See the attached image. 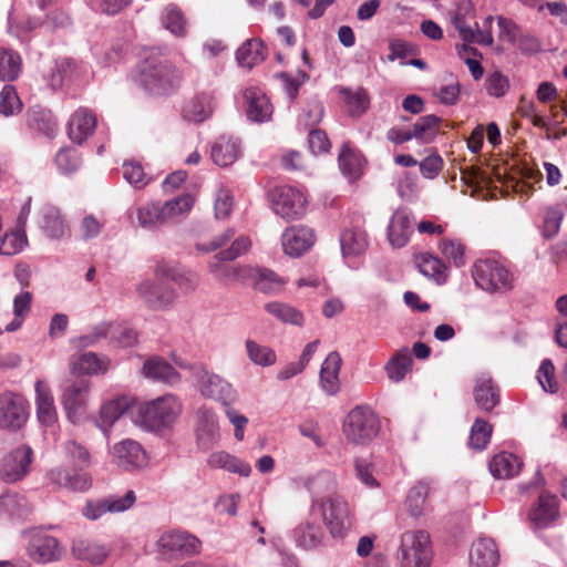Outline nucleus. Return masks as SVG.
<instances>
[{
    "label": "nucleus",
    "instance_id": "e433bc0d",
    "mask_svg": "<svg viewBox=\"0 0 567 567\" xmlns=\"http://www.w3.org/2000/svg\"><path fill=\"white\" fill-rule=\"evenodd\" d=\"M143 373L145 377L155 381L169 384H174L179 381V374L174 367L158 357H153L145 361L143 365Z\"/></svg>",
    "mask_w": 567,
    "mask_h": 567
},
{
    "label": "nucleus",
    "instance_id": "ddd939ff",
    "mask_svg": "<svg viewBox=\"0 0 567 567\" xmlns=\"http://www.w3.org/2000/svg\"><path fill=\"white\" fill-rule=\"evenodd\" d=\"M167 278L157 276V281H143L137 286L138 296L152 309H164L171 306L175 298V291L167 285Z\"/></svg>",
    "mask_w": 567,
    "mask_h": 567
},
{
    "label": "nucleus",
    "instance_id": "2eb2a0df",
    "mask_svg": "<svg viewBox=\"0 0 567 567\" xmlns=\"http://www.w3.org/2000/svg\"><path fill=\"white\" fill-rule=\"evenodd\" d=\"M136 501L135 493L127 491L124 496L111 495L101 501H89L83 508V515L89 519H97L106 513L124 512Z\"/></svg>",
    "mask_w": 567,
    "mask_h": 567
},
{
    "label": "nucleus",
    "instance_id": "69168bd1",
    "mask_svg": "<svg viewBox=\"0 0 567 567\" xmlns=\"http://www.w3.org/2000/svg\"><path fill=\"white\" fill-rule=\"evenodd\" d=\"M55 164L63 174H72L81 166V157L72 147L61 148L55 155Z\"/></svg>",
    "mask_w": 567,
    "mask_h": 567
},
{
    "label": "nucleus",
    "instance_id": "20e7f679",
    "mask_svg": "<svg viewBox=\"0 0 567 567\" xmlns=\"http://www.w3.org/2000/svg\"><path fill=\"white\" fill-rule=\"evenodd\" d=\"M473 278L487 292L505 293L514 288V275L495 259H478L473 267Z\"/></svg>",
    "mask_w": 567,
    "mask_h": 567
},
{
    "label": "nucleus",
    "instance_id": "0e129e2a",
    "mask_svg": "<svg viewBox=\"0 0 567 567\" xmlns=\"http://www.w3.org/2000/svg\"><path fill=\"white\" fill-rule=\"evenodd\" d=\"M555 365L550 359H544L537 372V379L543 390L549 393H556L559 390V383L555 374Z\"/></svg>",
    "mask_w": 567,
    "mask_h": 567
},
{
    "label": "nucleus",
    "instance_id": "de8ad7c7",
    "mask_svg": "<svg viewBox=\"0 0 567 567\" xmlns=\"http://www.w3.org/2000/svg\"><path fill=\"white\" fill-rule=\"evenodd\" d=\"M207 463L213 468H223L230 473H238L243 476H248L250 473L249 464L241 462L237 457L224 451L212 453Z\"/></svg>",
    "mask_w": 567,
    "mask_h": 567
},
{
    "label": "nucleus",
    "instance_id": "c85d7f7f",
    "mask_svg": "<svg viewBox=\"0 0 567 567\" xmlns=\"http://www.w3.org/2000/svg\"><path fill=\"white\" fill-rule=\"evenodd\" d=\"M338 162L342 174L350 182H355L362 176L364 167L363 156L349 142L342 144Z\"/></svg>",
    "mask_w": 567,
    "mask_h": 567
},
{
    "label": "nucleus",
    "instance_id": "58836bf2",
    "mask_svg": "<svg viewBox=\"0 0 567 567\" xmlns=\"http://www.w3.org/2000/svg\"><path fill=\"white\" fill-rule=\"evenodd\" d=\"M41 228L51 239H61L70 233L60 210L53 206H47L42 210Z\"/></svg>",
    "mask_w": 567,
    "mask_h": 567
},
{
    "label": "nucleus",
    "instance_id": "f3484780",
    "mask_svg": "<svg viewBox=\"0 0 567 567\" xmlns=\"http://www.w3.org/2000/svg\"><path fill=\"white\" fill-rule=\"evenodd\" d=\"M243 99L248 120L256 123H264L271 118L274 106L269 97L259 87H247L243 92Z\"/></svg>",
    "mask_w": 567,
    "mask_h": 567
},
{
    "label": "nucleus",
    "instance_id": "a18cd8bd",
    "mask_svg": "<svg viewBox=\"0 0 567 567\" xmlns=\"http://www.w3.org/2000/svg\"><path fill=\"white\" fill-rule=\"evenodd\" d=\"M156 276L175 282L185 292L195 290L199 282V278L195 272H182L166 265L157 266Z\"/></svg>",
    "mask_w": 567,
    "mask_h": 567
},
{
    "label": "nucleus",
    "instance_id": "6ab92c4d",
    "mask_svg": "<svg viewBox=\"0 0 567 567\" xmlns=\"http://www.w3.org/2000/svg\"><path fill=\"white\" fill-rule=\"evenodd\" d=\"M90 388L91 383L86 378L74 377L65 381L61 403L69 417L85 405Z\"/></svg>",
    "mask_w": 567,
    "mask_h": 567
},
{
    "label": "nucleus",
    "instance_id": "8fccbe9b",
    "mask_svg": "<svg viewBox=\"0 0 567 567\" xmlns=\"http://www.w3.org/2000/svg\"><path fill=\"white\" fill-rule=\"evenodd\" d=\"M297 545L303 549H312L319 546L323 539L322 527L318 524L306 522L295 529Z\"/></svg>",
    "mask_w": 567,
    "mask_h": 567
},
{
    "label": "nucleus",
    "instance_id": "5fc2aeb1",
    "mask_svg": "<svg viewBox=\"0 0 567 567\" xmlns=\"http://www.w3.org/2000/svg\"><path fill=\"white\" fill-rule=\"evenodd\" d=\"M138 225L143 228H155L166 224L159 203H147L136 210Z\"/></svg>",
    "mask_w": 567,
    "mask_h": 567
},
{
    "label": "nucleus",
    "instance_id": "13d9d810",
    "mask_svg": "<svg viewBox=\"0 0 567 567\" xmlns=\"http://www.w3.org/2000/svg\"><path fill=\"white\" fill-rule=\"evenodd\" d=\"M429 489L426 483L420 482L409 491L405 503L409 513L413 517H419L424 513Z\"/></svg>",
    "mask_w": 567,
    "mask_h": 567
},
{
    "label": "nucleus",
    "instance_id": "338daca9",
    "mask_svg": "<svg viewBox=\"0 0 567 567\" xmlns=\"http://www.w3.org/2000/svg\"><path fill=\"white\" fill-rule=\"evenodd\" d=\"M439 249L441 254L456 267H461L465 264V246L460 240L444 238L440 241Z\"/></svg>",
    "mask_w": 567,
    "mask_h": 567
},
{
    "label": "nucleus",
    "instance_id": "423d86ee",
    "mask_svg": "<svg viewBox=\"0 0 567 567\" xmlns=\"http://www.w3.org/2000/svg\"><path fill=\"white\" fill-rule=\"evenodd\" d=\"M431 559V542L426 532H406L401 536L400 567H429Z\"/></svg>",
    "mask_w": 567,
    "mask_h": 567
},
{
    "label": "nucleus",
    "instance_id": "393cba45",
    "mask_svg": "<svg viewBox=\"0 0 567 567\" xmlns=\"http://www.w3.org/2000/svg\"><path fill=\"white\" fill-rule=\"evenodd\" d=\"M37 416L41 424L50 426L58 419L54 398L49 383L38 380L34 384Z\"/></svg>",
    "mask_w": 567,
    "mask_h": 567
},
{
    "label": "nucleus",
    "instance_id": "4be33fe9",
    "mask_svg": "<svg viewBox=\"0 0 567 567\" xmlns=\"http://www.w3.org/2000/svg\"><path fill=\"white\" fill-rule=\"evenodd\" d=\"M95 114L86 109L79 107L68 122V135L73 143L82 144L93 135L96 128Z\"/></svg>",
    "mask_w": 567,
    "mask_h": 567
},
{
    "label": "nucleus",
    "instance_id": "ea45409f",
    "mask_svg": "<svg viewBox=\"0 0 567 567\" xmlns=\"http://www.w3.org/2000/svg\"><path fill=\"white\" fill-rule=\"evenodd\" d=\"M267 56L265 44L259 39H249L237 50L236 58L238 63L247 69L261 63Z\"/></svg>",
    "mask_w": 567,
    "mask_h": 567
},
{
    "label": "nucleus",
    "instance_id": "412c9836",
    "mask_svg": "<svg viewBox=\"0 0 567 567\" xmlns=\"http://www.w3.org/2000/svg\"><path fill=\"white\" fill-rule=\"evenodd\" d=\"M413 234V217L408 208H398L388 226V239L393 248L406 246Z\"/></svg>",
    "mask_w": 567,
    "mask_h": 567
},
{
    "label": "nucleus",
    "instance_id": "603ef678",
    "mask_svg": "<svg viewBox=\"0 0 567 567\" xmlns=\"http://www.w3.org/2000/svg\"><path fill=\"white\" fill-rule=\"evenodd\" d=\"M441 118L434 114L421 116L412 126V135L415 140L430 143L440 130Z\"/></svg>",
    "mask_w": 567,
    "mask_h": 567
},
{
    "label": "nucleus",
    "instance_id": "dca6fc26",
    "mask_svg": "<svg viewBox=\"0 0 567 567\" xmlns=\"http://www.w3.org/2000/svg\"><path fill=\"white\" fill-rule=\"evenodd\" d=\"M313 230L303 225L288 227L281 235V245L286 255L300 257L315 244Z\"/></svg>",
    "mask_w": 567,
    "mask_h": 567
},
{
    "label": "nucleus",
    "instance_id": "a878e982",
    "mask_svg": "<svg viewBox=\"0 0 567 567\" xmlns=\"http://www.w3.org/2000/svg\"><path fill=\"white\" fill-rule=\"evenodd\" d=\"M196 436L202 449L208 450L219 437L217 417L212 410L202 408L196 415Z\"/></svg>",
    "mask_w": 567,
    "mask_h": 567
},
{
    "label": "nucleus",
    "instance_id": "b1692460",
    "mask_svg": "<svg viewBox=\"0 0 567 567\" xmlns=\"http://www.w3.org/2000/svg\"><path fill=\"white\" fill-rule=\"evenodd\" d=\"M110 361L105 357H99L94 352L74 354L70 359L71 373L76 378L84 375L104 374L109 370Z\"/></svg>",
    "mask_w": 567,
    "mask_h": 567
},
{
    "label": "nucleus",
    "instance_id": "6e6d98bb",
    "mask_svg": "<svg viewBox=\"0 0 567 567\" xmlns=\"http://www.w3.org/2000/svg\"><path fill=\"white\" fill-rule=\"evenodd\" d=\"M130 409L128 400L126 398H117L104 403L100 411V420L102 426H111Z\"/></svg>",
    "mask_w": 567,
    "mask_h": 567
},
{
    "label": "nucleus",
    "instance_id": "864d4df0",
    "mask_svg": "<svg viewBox=\"0 0 567 567\" xmlns=\"http://www.w3.org/2000/svg\"><path fill=\"white\" fill-rule=\"evenodd\" d=\"M21 71V58L13 50L0 48V80L14 81Z\"/></svg>",
    "mask_w": 567,
    "mask_h": 567
},
{
    "label": "nucleus",
    "instance_id": "6e6552de",
    "mask_svg": "<svg viewBox=\"0 0 567 567\" xmlns=\"http://www.w3.org/2000/svg\"><path fill=\"white\" fill-rule=\"evenodd\" d=\"M274 212L286 220L301 218L306 214V195L291 186L275 187L269 194Z\"/></svg>",
    "mask_w": 567,
    "mask_h": 567
},
{
    "label": "nucleus",
    "instance_id": "a19ab883",
    "mask_svg": "<svg viewBox=\"0 0 567 567\" xmlns=\"http://www.w3.org/2000/svg\"><path fill=\"white\" fill-rule=\"evenodd\" d=\"M340 94L343 97L348 113L353 117L363 115L370 106V95L364 87H342Z\"/></svg>",
    "mask_w": 567,
    "mask_h": 567
},
{
    "label": "nucleus",
    "instance_id": "4c0bfd02",
    "mask_svg": "<svg viewBox=\"0 0 567 567\" xmlns=\"http://www.w3.org/2000/svg\"><path fill=\"white\" fill-rule=\"evenodd\" d=\"M51 481L60 487L84 492L91 487V477L86 473H72L66 468H54L50 472Z\"/></svg>",
    "mask_w": 567,
    "mask_h": 567
},
{
    "label": "nucleus",
    "instance_id": "2f4dec72",
    "mask_svg": "<svg viewBox=\"0 0 567 567\" xmlns=\"http://www.w3.org/2000/svg\"><path fill=\"white\" fill-rule=\"evenodd\" d=\"M342 359L337 351L330 352L324 359L320 370V384L324 392L332 395L340 389L339 373Z\"/></svg>",
    "mask_w": 567,
    "mask_h": 567
},
{
    "label": "nucleus",
    "instance_id": "aec40b11",
    "mask_svg": "<svg viewBox=\"0 0 567 567\" xmlns=\"http://www.w3.org/2000/svg\"><path fill=\"white\" fill-rule=\"evenodd\" d=\"M473 398L483 412H492L501 402L499 388L487 373L478 374L474 380Z\"/></svg>",
    "mask_w": 567,
    "mask_h": 567
},
{
    "label": "nucleus",
    "instance_id": "49530a36",
    "mask_svg": "<svg viewBox=\"0 0 567 567\" xmlns=\"http://www.w3.org/2000/svg\"><path fill=\"white\" fill-rule=\"evenodd\" d=\"M340 244L344 257L359 256L368 247V237L362 229H347L341 234Z\"/></svg>",
    "mask_w": 567,
    "mask_h": 567
},
{
    "label": "nucleus",
    "instance_id": "0eeeda50",
    "mask_svg": "<svg viewBox=\"0 0 567 567\" xmlns=\"http://www.w3.org/2000/svg\"><path fill=\"white\" fill-rule=\"evenodd\" d=\"M202 542L183 529L164 532L156 542L157 553L163 557H189L200 553Z\"/></svg>",
    "mask_w": 567,
    "mask_h": 567
},
{
    "label": "nucleus",
    "instance_id": "79ce46f5",
    "mask_svg": "<svg viewBox=\"0 0 567 567\" xmlns=\"http://www.w3.org/2000/svg\"><path fill=\"white\" fill-rule=\"evenodd\" d=\"M558 516L557 498L554 495L543 493L538 497V505L532 513V520L539 527H545Z\"/></svg>",
    "mask_w": 567,
    "mask_h": 567
},
{
    "label": "nucleus",
    "instance_id": "473e14b6",
    "mask_svg": "<svg viewBox=\"0 0 567 567\" xmlns=\"http://www.w3.org/2000/svg\"><path fill=\"white\" fill-rule=\"evenodd\" d=\"M249 280L256 290L266 295L281 292L287 282L282 277L270 269L254 267Z\"/></svg>",
    "mask_w": 567,
    "mask_h": 567
},
{
    "label": "nucleus",
    "instance_id": "37998d69",
    "mask_svg": "<svg viewBox=\"0 0 567 567\" xmlns=\"http://www.w3.org/2000/svg\"><path fill=\"white\" fill-rule=\"evenodd\" d=\"M239 155V145L236 141L225 136L219 137L212 147V158L221 167L231 165Z\"/></svg>",
    "mask_w": 567,
    "mask_h": 567
},
{
    "label": "nucleus",
    "instance_id": "c756f323",
    "mask_svg": "<svg viewBox=\"0 0 567 567\" xmlns=\"http://www.w3.org/2000/svg\"><path fill=\"white\" fill-rule=\"evenodd\" d=\"M72 555L80 560L101 565L109 557L111 549L91 539H75L72 543Z\"/></svg>",
    "mask_w": 567,
    "mask_h": 567
},
{
    "label": "nucleus",
    "instance_id": "bb28decb",
    "mask_svg": "<svg viewBox=\"0 0 567 567\" xmlns=\"http://www.w3.org/2000/svg\"><path fill=\"white\" fill-rule=\"evenodd\" d=\"M116 464L125 470L141 467L146 464V454L141 444L133 440H124L113 449Z\"/></svg>",
    "mask_w": 567,
    "mask_h": 567
},
{
    "label": "nucleus",
    "instance_id": "7ed1b4c3",
    "mask_svg": "<svg viewBox=\"0 0 567 567\" xmlns=\"http://www.w3.org/2000/svg\"><path fill=\"white\" fill-rule=\"evenodd\" d=\"M310 509L320 515L332 537H343L352 526L349 503L340 494L327 501L311 503Z\"/></svg>",
    "mask_w": 567,
    "mask_h": 567
},
{
    "label": "nucleus",
    "instance_id": "3c124183",
    "mask_svg": "<svg viewBox=\"0 0 567 567\" xmlns=\"http://www.w3.org/2000/svg\"><path fill=\"white\" fill-rule=\"evenodd\" d=\"M28 126L48 136L53 135L58 130L52 113L43 109H33L28 112Z\"/></svg>",
    "mask_w": 567,
    "mask_h": 567
},
{
    "label": "nucleus",
    "instance_id": "e2e57ef3",
    "mask_svg": "<svg viewBox=\"0 0 567 567\" xmlns=\"http://www.w3.org/2000/svg\"><path fill=\"white\" fill-rule=\"evenodd\" d=\"M162 23L165 29L169 30L175 35H184L186 32V21L181 12L174 4H168L163 13Z\"/></svg>",
    "mask_w": 567,
    "mask_h": 567
},
{
    "label": "nucleus",
    "instance_id": "9b49d317",
    "mask_svg": "<svg viewBox=\"0 0 567 567\" xmlns=\"http://www.w3.org/2000/svg\"><path fill=\"white\" fill-rule=\"evenodd\" d=\"M32 449L22 445L7 454L0 461V475L8 482L13 483L27 475L30 464L32 462Z\"/></svg>",
    "mask_w": 567,
    "mask_h": 567
},
{
    "label": "nucleus",
    "instance_id": "c03bdc74",
    "mask_svg": "<svg viewBox=\"0 0 567 567\" xmlns=\"http://www.w3.org/2000/svg\"><path fill=\"white\" fill-rule=\"evenodd\" d=\"M413 359L408 349L396 351L385 364L388 378L392 382L402 381L411 371Z\"/></svg>",
    "mask_w": 567,
    "mask_h": 567
},
{
    "label": "nucleus",
    "instance_id": "7c9ffc66",
    "mask_svg": "<svg viewBox=\"0 0 567 567\" xmlns=\"http://www.w3.org/2000/svg\"><path fill=\"white\" fill-rule=\"evenodd\" d=\"M226 260H221L218 255H215L208 262L209 271L218 280L223 281H241L246 282L252 274V267L250 266H230L225 264Z\"/></svg>",
    "mask_w": 567,
    "mask_h": 567
},
{
    "label": "nucleus",
    "instance_id": "cd10ccee",
    "mask_svg": "<svg viewBox=\"0 0 567 567\" xmlns=\"http://www.w3.org/2000/svg\"><path fill=\"white\" fill-rule=\"evenodd\" d=\"M499 561V551L492 538H478L470 551V567H496Z\"/></svg>",
    "mask_w": 567,
    "mask_h": 567
},
{
    "label": "nucleus",
    "instance_id": "a211bd4d",
    "mask_svg": "<svg viewBox=\"0 0 567 567\" xmlns=\"http://www.w3.org/2000/svg\"><path fill=\"white\" fill-rule=\"evenodd\" d=\"M101 338H110L120 347H132L137 342L134 329L123 324L103 323L94 329L93 334L81 338L84 346H91Z\"/></svg>",
    "mask_w": 567,
    "mask_h": 567
},
{
    "label": "nucleus",
    "instance_id": "5701e85b",
    "mask_svg": "<svg viewBox=\"0 0 567 567\" xmlns=\"http://www.w3.org/2000/svg\"><path fill=\"white\" fill-rule=\"evenodd\" d=\"M64 548L59 540L50 535H37L29 546L30 557L41 564L60 560L64 556Z\"/></svg>",
    "mask_w": 567,
    "mask_h": 567
},
{
    "label": "nucleus",
    "instance_id": "f704fd0d",
    "mask_svg": "<svg viewBox=\"0 0 567 567\" xmlns=\"http://www.w3.org/2000/svg\"><path fill=\"white\" fill-rule=\"evenodd\" d=\"M415 265L421 274L433 279L436 284H444L447 278V267L436 256L430 252H420L414 257Z\"/></svg>",
    "mask_w": 567,
    "mask_h": 567
},
{
    "label": "nucleus",
    "instance_id": "bf43d9fd",
    "mask_svg": "<svg viewBox=\"0 0 567 567\" xmlns=\"http://www.w3.org/2000/svg\"><path fill=\"white\" fill-rule=\"evenodd\" d=\"M493 426L485 420L475 419L470 435V445L478 451L486 447L492 436Z\"/></svg>",
    "mask_w": 567,
    "mask_h": 567
},
{
    "label": "nucleus",
    "instance_id": "1a4fd4ad",
    "mask_svg": "<svg viewBox=\"0 0 567 567\" xmlns=\"http://www.w3.org/2000/svg\"><path fill=\"white\" fill-rule=\"evenodd\" d=\"M29 402L20 393L4 391L0 394V429L17 432L29 419Z\"/></svg>",
    "mask_w": 567,
    "mask_h": 567
},
{
    "label": "nucleus",
    "instance_id": "052dcab7",
    "mask_svg": "<svg viewBox=\"0 0 567 567\" xmlns=\"http://www.w3.org/2000/svg\"><path fill=\"white\" fill-rule=\"evenodd\" d=\"M65 456L79 470L86 468L91 463V456L85 446L74 440H69L63 444Z\"/></svg>",
    "mask_w": 567,
    "mask_h": 567
},
{
    "label": "nucleus",
    "instance_id": "9d476101",
    "mask_svg": "<svg viewBox=\"0 0 567 567\" xmlns=\"http://www.w3.org/2000/svg\"><path fill=\"white\" fill-rule=\"evenodd\" d=\"M218 105L215 90L200 91L183 106L182 116L188 122L200 124L210 118Z\"/></svg>",
    "mask_w": 567,
    "mask_h": 567
},
{
    "label": "nucleus",
    "instance_id": "774afa93",
    "mask_svg": "<svg viewBox=\"0 0 567 567\" xmlns=\"http://www.w3.org/2000/svg\"><path fill=\"white\" fill-rule=\"evenodd\" d=\"M122 172L125 181L136 188L145 187L151 181L138 162H125L122 166Z\"/></svg>",
    "mask_w": 567,
    "mask_h": 567
},
{
    "label": "nucleus",
    "instance_id": "72a5a7b5",
    "mask_svg": "<svg viewBox=\"0 0 567 567\" xmlns=\"http://www.w3.org/2000/svg\"><path fill=\"white\" fill-rule=\"evenodd\" d=\"M200 391L205 396L223 401L224 404L235 396V391L230 383L217 374H208L207 372L202 378Z\"/></svg>",
    "mask_w": 567,
    "mask_h": 567
},
{
    "label": "nucleus",
    "instance_id": "f257e3e1",
    "mask_svg": "<svg viewBox=\"0 0 567 567\" xmlns=\"http://www.w3.org/2000/svg\"><path fill=\"white\" fill-rule=\"evenodd\" d=\"M137 81L153 95H167L179 89L183 74L167 58L151 52L138 66Z\"/></svg>",
    "mask_w": 567,
    "mask_h": 567
},
{
    "label": "nucleus",
    "instance_id": "680f3d73",
    "mask_svg": "<svg viewBox=\"0 0 567 567\" xmlns=\"http://www.w3.org/2000/svg\"><path fill=\"white\" fill-rule=\"evenodd\" d=\"M32 295L29 291L19 293L13 300L14 319L6 327L7 331H16L30 311Z\"/></svg>",
    "mask_w": 567,
    "mask_h": 567
},
{
    "label": "nucleus",
    "instance_id": "f8f14e48",
    "mask_svg": "<svg viewBox=\"0 0 567 567\" xmlns=\"http://www.w3.org/2000/svg\"><path fill=\"white\" fill-rule=\"evenodd\" d=\"M494 18L488 16L483 22V29H478V23L475 22L476 30L467 25L466 20L463 16L456 14L453 18V25L458 31L461 39L465 42L462 45V51L475 53L476 50L468 47L467 43H478L481 45H492L494 42L492 35V23Z\"/></svg>",
    "mask_w": 567,
    "mask_h": 567
},
{
    "label": "nucleus",
    "instance_id": "4d7b16f0",
    "mask_svg": "<svg viewBox=\"0 0 567 567\" xmlns=\"http://www.w3.org/2000/svg\"><path fill=\"white\" fill-rule=\"evenodd\" d=\"M195 199L190 194H184L161 204L166 223L187 214L194 206Z\"/></svg>",
    "mask_w": 567,
    "mask_h": 567
},
{
    "label": "nucleus",
    "instance_id": "f03ea898",
    "mask_svg": "<svg viewBox=\"0 0 567 567\" xmlns=\"http://www.w3.org/2000/svg\"><path fill=\"white\" fill-rule=\"evenodd\" d=\"M182 412V404L172 394L157 398L136 408L135 422L147 430H159L174 423Z\"/></svg>",
    "mask_w": 567,
    "mask_h": 567
},
{
    "label": "nucleus",
    "instance_id": "09e8293b",
    "mask_svg": "<svg viewBox=\"0 0 567 567\" xmlns=\"http://www.w3.org/2000/svg\"><path fill=\"white\" fill-rule=\"evenodd\" d=\"M264 308L266 312L284 323L301 327L305 322L303 313L288 303L270 301L267 302Z\"/></svg>",
    "mask_w": 567,
    "mask_h": 567
},
{
    "label": "nucleus",
    "instance_id": "4468645a",
    "mask_svg": "<svg viewBox=\"0 0 567 567\" xmlns=\"http://www.w3.org/2000/svg\"><path fill=\"white\" fill-rule=\"evenodd\" d=\"M298 481L310 494L311 503H317V501H327L331 496L339 495L337 492L338 482L336 475L328 470H322L306 477H300Z\"/></svg>",
    "mask_w": 567,
    "mask_h": 567
},
{
    "label": "nucleus",
    "instance_id": "39448f33",
    "mask_svg": "<svg viewBox=\"0 0 567 567\" xmlns=\"http://www.w3.org/2000/svg\"><path fill=\"white\" fill-rule=\"evenodd\" d=\"M380 430L378 415L367 405L353 408L343 422V433L354 444H367Z\"/></svg>",
    "mask_w": 567,
    "mask_h": 567
},
{
    "label": "nucleus",
    "instance_id": "c9c22d12",
    "mask_svg": "<svg viewBox=\"0 0 567 567\" xmlns=\"http://www.w3.org/2000/svg\"><path fill=\"white\" fill-rule=\"evenodd\" d=\"M522 467V460L515 454L507 452L495 455L489 462V471L496 478L514 477L520 472Z\"/></svg>",
    "mask_w": 567,
    "mask_h": 567
}]
</instances>
